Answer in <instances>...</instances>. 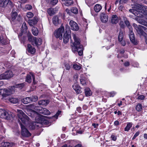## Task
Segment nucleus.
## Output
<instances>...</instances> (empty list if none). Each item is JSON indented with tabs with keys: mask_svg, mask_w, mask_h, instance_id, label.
I'll use <instances>...</instances> for the list:
<instances>
[{
	"mask_svg": "<svg viewBox=\"0 0 147 147\" xmlns=\"http://www.w3.org/2000/svg\"><path fill=\"white\" fill-rule=\"evenodd\" d=\"M53 24L55 26H57L60 23V21L58 16H55L52 18Z\"/></svg>",
	"mask_w": 147,
	"mask_h": 147,
	"instance_id": "obj_14",
	"label": "nucleus"
},
{
	"mask_svg": "<svg viewBox=\"0 0 147 147\" xmlns=\"http://www.w3.org/2000/svg\"><path fill=\"white\" fill-rule=\"evenodd\" d=\"M125 24L126 25V26L128 27V28H129H129L130 26L132 27L129 24V22L127 20H125L124 22Z\"/></svg>",
	"mask_w": 147,
	"mask_h": 147,
	"instance_id": "obj_50",
	"label": "nucleus"
},
{
	"mask_svg": "<svg viewBox=\"0 0 147 147\" xmlns=\"http://www.w3.org/2000/svg\"><path fill=\"white\" fill-rule=\"evenodd\" d=\"M69 25L71 29L73 30L77 31L79 29V27L78 24L74 21L71 20L69 22Z\"/></svg>",
	"mask_w": 147,
	"mask_h": 147,
	"instance_id": "obj_10",
	"label": "nucleus"
},
{
	"mask_svg": "<svg viewBox=\"0 0 147 147\" xmlns=\"http://www.w3.org/2000/svg\"><path fill=\"white\" fill-rule=\"evenodd\" d=\"M0 117L2 118L8 119L9 118V115L7 112L5 110L0 109Z\"/></svg>",
	"mask_w": 147,
	"mask_h": 147,
	"instance_id": "obj_11",
	"label": "nucleus"
},
{
	"mask_svg": "<svg viewBox=\"0 0 147 147\" xmlns=\"http://www.w3.org/2000/svg\"><path fill=\"white\" fill-rule=\"evenodd\" d=\"M4 76V73L0 75V80L5 79Z\"/></svg>",
	"mask_w": 147,
	"mask_h": 147,
	"instance_id": "obj_55",
	"label": "nucleus"
},
{
	"mask_svg": "<svg viewBox=\"0 0 147 147\" xmlns=\"http://www.w3.org/2000/svg\"><path fill=\"white\" fill-rule=\"evenodd\" d=\"M120 26L122 28H123L124 27L125 25H124L123 22H120Z\"/></svg>",
	"mask_w": 147,
	"mask_h": 147,
	"instance_id": "obj_58",
	"label": "nucleus"
},
{
	"mask_svg": "<svg viewBox=\"0 0 147 147\" xmlns=\"http://www.w3.org/2000/svg\"><path fill=\"white\" fill-rule=\"evenodd\" d=\"M136 9H129V11L134 14L135 16H136L137 17V18H140L142 17L143 16L142 11L139 8H138L137 10Z\"/></svg>",
	"mask_w": 147,
	"mask_h": 147,
	"instance_id": "obj_8",
	"label": "nucleus"
},
{
	"mask_svg": "<svg viewBox=\"0 0 147 147\" xmlns=\"http://www.w3.org/2000/svg\"><path fill=\"white\" fill-rule=\"evenodd\" d=\"M72 87L77 94L82 92L81 87L77 84H75L72 86Z\"/></svg>",
	"mask_w": 147,
	"mask_h": 147,
	"instance_id": "obj_16",
	"label": "nucleus"
},
{
	"mask_svg": "<svg viewBox=\"0 0 147 147\" xmlns=\"http://www.w3.org/2000/svg\"><path fill=\"white\" fill-rule=\"evenodd\" d=\"M80 81L82 85L84 86L87 84L88 82L86 78L83 77V75H81Z\"/></svg>",
	"mask_w": 147,
	"mask_h": 147,
	"instance_id": "obj_19",
	"label": "nucleus"
},
{
	"mask_svg": "<svg viewBox=\"0 0 147 147\" xmlns=\"http://www.w3.org/2000/svg\"><path fill=\"white\" fill-rule=\"evenodd\" d=\"M145 98V96L143 95H141L138 96V99L139 100H144Z\"/></svg>",
	"mask_w": 147,
	"mask_h": 147,
	"instance_id": "obj_52",
	"label": "nucleus"
},
{
	"mask_svg": "<svg viewBox=\"0 0 147 147\" xmlns=\"http://www.w3.org/2000/svg\"><path fill=\"white\" fill-rule=\"evenodd\" d=\"M17 115L19 119V121L20 125L22 123L25 125H27L29 123V118L25 115L21 110H18Z\"/></svg>",
	"mask_w": 147,
	"mask_h": 147,
	"instance_id": "obj_3",
	"label": "nucleus"
},
{
	"mask_svg": "<svg viewBox=\"0 0 147 147\" xmlns=\"http://www.w3.org/2000/svg\"><path fill=\"white\" fill-rule=\"evenodd\" d=\"M119 2L120 4H122L123 3L122 0H116L115 2V4H117Z\"/></svg>",
	"mask_w": 147,
	"mask_h": 147,
	"instance_id": "obj_56",
	"label": "nucleus"
},
{
	"mask_svg": "<svg viewBox=\"0 0 147 147\" xmlns=\"http://www.w3.org/2000/svg\"><path fill=\"white\" fill-rule=\"evenodd\" d=\"M114 125L116 126L118 125H119V122L117 121H115L114 122Z\"/></svg>",
	"mask_w": 147,
	"mask_h": 147,
	"instance_id": "obj_61",
	"label": "nucleus"
},
{
	"mask_svg": "<svg viewBox=\"0 0 147 147\" xmlns=\"http://www.w3.org/2000/svg\"><path fill=\"white\" fill-rule=\"evenodd\" d=\"M30 98L32 99V101H35L38 99V97L36 96H32Z\"/></svg>",
	"mask_w": 147,
	"mask_h": 147,
	"instance_id": "obj_49",
	"label": "nucleus"
},
{
	"mask_svg": "<svg viewBox=\"0 0 147 147\" xmlns=\"http://www.w3.org/2000/svg\"><path fill=\"white\" fill-rule=\"evenodd\" d=\"M41 113L47 115H49L51 113L49 111L45 108H43L42 110V112H41Z\"/></svg>",
	"mask_w": 147,
	"mask_h": 147,
	"instance_id": "obj_28",
	"label": "nucleus"
},
{
	"mask_svg": "<svg viewBox=\"0 0 147 147\" xmlns=\"http://www.w3.org/2000/svg\"><path fill=\"white\" fill-rule=\"evenodd\" d=\"M9 100L11 103L15 104L18 102V99L17 98H15L13 97H11L9 98Z\"/></svg>",
	"mask_w": 147,
	"mask_h": 147,
	"instance_id": "obj_30",
	"label": "nucleus"
},
{
	"mask_svg": "<svg viewBox=\"0 0 147 147\" xmlns=\"http://www.w3.org/2000/svg\"><path fill=\"white\" fill-rule=\"evenodd\" d=\"M123 38V34L122 32L120 31L118 36V39L119 42L121 41Z\"/></svg>",
	"mask_w": 147,
	"mask_h": 147,
	"instance_id": "obj_41",
	"label": "nucleus"
},
{
	"mask_svg": "<svg viewBox=\"0 0 147 147\" xmlns=\"http://www.w3.org/2000/svg\"><path fill=\"white\" fill-rule=\"evenodd\" d=\"M142 105L140 103H138L136 107V109L137 111H142Z\"/></svg>",
	"mask_w": 147,
	"mask_h": 147,
	"instance_id": "obj_36",
	"label": "nucleus"
},
{
	"mask_svg": "<svg viewBox=\"0 0 147 147\" xmlns=\"http://www.w3.org/2000/svg\"><path fill=\"white\" fill-rule=\"evenodd\" d=\"M29 0H21L20 3L21 4H24L28 2Z\"/></svg>",
	"mask_w": 147,
	"mask_h": 147,
	"instance_id": "obj_57",
	"label": "nucleus"
},
{
	"mask_svg": "<svg viewBox=\"0 0 147 147\" xmlns=\"http://www.w3.org/2000/svg\"><path fill=\"white\" fill-rule=\"evenodd\" d=\"M129 62L127 61L125 62L124 63V65L126 67H128L129 66Z\"/></svg>",
	"mask_w": 147,
	"mask_h": 147,
	"instance_id": "obj_59",
	"label": "nucleus"
},
{
	"mask_svg": "<svg viewBox=\"0 0 147 147\" xmlns=\"http://www.w3.org/2000/svg\"><path fill=\"white\" fill-rule=\"evenodd\" d=\"M38 21V18L37 17H34L32 20H29L28 21L29 25L32 26L36 24Z\"/></svg>",
	"mask_w": 147,
	"mask_h": 147,
	"instance_id": "obj_13",
	"label": "nucleus"
},
{
	"mask_svg": "<svg viewBox=\"0 0 147 147\" xmlns=\"http://www.w3.org/2000/svg\"><path fill=\"white\" fill-rule=\"evenodd\" d=\"M118 22V17L116 15H113L112 16L111 22L112 24H117Z\"/></svg>",
	"mask_w": 147,
	"mask_h": 147,
	"instance_id": "obj_23",
	"label": "nucleus"
},
{
	"mask_svg": "<svg viewBox=\"0 0 147 147\" xmlns=\"http://www.w3.org/2000/svg\"><path fill=\"white\" fill-rule=\"evenodd\" d=\"M34 37H33L30 34H28V40L30 42H32L34 41Z\"/></svg>",
	"mask_w": 147,
	"mask_h": 147,
	"instance_id": "obj_37",
	"label": "nucleus"
},
{
	"mask_svg": "<svg viewBox=\"0 0 147 147\" xmlns=\"http://www.w3.org/2000/svg\"><path fill=\"white\" fill-rule=\"evenodd\" d=\"M30 113H28V115L32 118H35V121L32 122L30 124L29 126L30 128L34 129L36 127H42V124L46 123L47 120L42 119L36 112L31 110L30 111Z\"/></svg>",
	"mask_w": 147,
	"mask_h": 147,
	"instance_id": "obj_1",
	"label": "nucleus"
},
{
	"mask_svg": "<svg viewBox=\"0 0 147 147\" xmlns=\"http://www.w3.org/2000/svg\"><path fill=\"white\" fill-rule=\"evenodd\" d=\"M88 24L86 22H84V26L85 27V29H87L88 28L87 26Z\"/></svg>",
	"mask_w": 147,
	"mask_h": 147,
	"instance_id": "obj_63",
	"label": "nucleus"
},
{
	"mask_svg": "<svg viewBox=\"0 0 147 147\" xmlns=\"http://www.w3.org/2000/svg\"><path fill=\"white\" fill-rule=\"evenodd\" d=\"M26 83H22L19 84H16L14 86V88H19L20 89H22L25 86Z\"/></svg>",
	"mask_w": 147,
	"mask_h": 147,
	"instance_id": "obj_32",
	"label": "nucleus"
},
{
	"mask_svg": "<svg viewBox=\"0 0 147 147\" xmlns=\"http://www.w3.org/2000/svg\"><path fill=\"white\" fill-rule=\"evenodd\" d=\"M135 20L140 24L147 26V22L144 20H142L141 18H136Z\"/></svg>",
	"mask_w": 147,
	"mask_h": 147,
	"instance_id": "obj_22",
	"label": "nucleus"
},
{
	"mask_svg": "<svg viewBox=\"0 0 147 147\" xmlns=\"http://www.w3.org/2000/svg\"><path fill=\"white\" fill-rule=\"evenodd\" d=\"M129 32V37L131 42L134 45H138V42L137 40H135V38L134 34L132 31V27L130 26Z\"/></svg>",
	"mask_w": 147,
	"mask_h": 147,
	"instance_id": "obj_5",
	"label": "nucleus"
},
{
	"mask_svg": "<svg viewBox=\"0 0 147 147\" xmlns=\"http://www.w3.org/2000/svg\"><path fill=\"white\" fill-rule=\"evenodd\" d=\"M115 94H116V93L115 92H112L110 93V97H113L114 96V95Z\"/></svg>",
	"mask_w": 147,
	"mask_h": 147,
	"instance_id": "obj_60",
	"label": "nucleus"
},
{
	"mask_svg": "<svg viewBox=\"0 0 147 147\" xmlns=\"http://www.w3.org/2000/svg\"><path fill=\"white\" fill-rule=\"evenodd\" d=\"M84 96L82 94H80L79 95L78 97V98L79 100L81 101L82 100L84 99Z\"/></svg>",
	"mask_w": 147,
	"mask_h": 147,
	"instance_id": "obj_53",
	"label": "nucleus"
},
{
	"mask_svg": "<svg viewBox=\"0 0 147 147\" xmlns=\"http://www.w3.org/2000/svg\"><path fill=\"white\" fill-rule=\"evenodd\" d=\"M71 11L73 13L76 14L78 12V10L76 7H72L71 9Z\"/></svg>",
	"mask_w": 147,
	"mask_h": 147,
	"instance_id": "obj_43",
	"label": "nucleus"
},
{
	"mask_svg": "<svg viewBox=\"0 0 147 147\" xmlns=\"http://www.w3.org/2000/svg\"><path fill=\"white\" fill-rule=\"evenodd\" d=\"M27 50L29 53L34 54L35 52V49L30 44L27 45Z\"/></svg>",
	"mask_w": 147,
	"mask_h": 147,
	"instance_id": "obj_18",
	"label": "nucleus"
},
{
	"mask_svg": "<svg viewBox=\"0 0 147 147\" xmlns=\"http://www.w3.org/2000/svg\"><path fill=\"white\" fill-rule=\"evenodd\" d=\"M12 3L9 0H5L3 1H0V7H1L5 8L7 6L9 9L13 7Z\"/></svg>",
	"mask_w": 147,
	"mask_h": 147,
	"instance_id": "obj_6",
	"label": "nucleus"
},
{
	"mask_svg": "<svg viewBox=\"0 0 147 147\" xmlns=\"http://www.w3.org/2000/svg\"><path fill=\"white\" fill-rule=\"evenodd\" d=\"M119 52L123 54L125 52V50L123 49H121L119 50Z\"/></svg>",
	"mask_w": 147,
	"mask_h": 147,
	"instance_id": "obj_64",
	"label": "nucleus"
},
{
	"mask_svg": "<svg viewBox=\"0 0 147 147\" xmlns=\"http://www.w3.org/2000/svg\"><path fill=\"white\" fill-rule=\"evenodd\" d=\"M132 123L131 122L128 123L127 124L126 127L124 128V130L125 131H128L132 127Z\"/></svg>",
	"mask_w": 147,
	"mask_h": 147,
	"instance_id": "obj_31",
	"label": "nucleus"
},
{
	"mask_svg": "<svg viewBox=\"0 0 147 147\" xmlns=\"http://www.w3.org/2000/svg\"><path fill=\"white\" fill-rule=\"evenodd\" d=\"M18 15L17 13L16 12H14L12 13L11 16V20L12 21H13L16 19V17Z\"/></svg>",
	"mask_w": 147,
	"mask_h": 147,
	"instance_id": "obj_34",
	"label": "nucleus"
},
{
	"mask_svg": "<svg viewBox=\"0 0 147 147\" xmlns=\"http://www.w3.org/2000/svg\"><path fill=\"white\" fill-rule=\"evenodd\" d=\"M102 8L101 6L98 4H96L94 7V9L96 12H99Z\"/></svg>",
	"mask_w": 147,
	"mask_h": 147,
	"instance_id": "obj_24",
	"label": "nucleus"
},
{
	"mask_svg": "<svg viewBox=\"0 0 147 147\" xmlns=\"http://www.w3.org/2000/svg\"><path fill=\"white\" fill-rule=\"evenodd\" d=\"M65 33L71 34V30L69 26L67 25L65 26Z\"/></svg>",
	"mask_w": 147,
	"mask_h": 147,
	"instance_id": "obj_42",
	"label": "nucleus"
},
{
	"mask_svg": "<svg viewBox=\"0 0 147 147\" xmlns=\"http://www.w3.org/2000/svg\"><path fill=\"white\" fill-rule=\"evenodd\" d=\"M64 32V27H61L55 31L54 35L57 38H59L60 39H61L63 34Z\"/></svg>",
	"mask_w": 147,
	"mask_h": 147,
	"instance_id": "obj_4",
	"label": "nucleus"
},
{
	"mask_svg": "<svg viewBox=\"0 0 147 147\" xmlns=\"http://www.w3.org/2000/svg\"><path fill=\"white\" fill-rule=\"evenodd\" d=\"M58 2V0H51V3L53 5H55Z\"/></svg>",
	"mask_w": 147,
	"mask_h": 147,
	"instance_id": "obj_48",
	"label": "nucleus"
},
{
	"mask_svg": "<svg viewBox=\"0 0 147 147\" xmlns=\"http://www.w3.org/2000/svg\"><path fill=\"white\" fill-rule=\"evenodd\" d=\"M49 101L48 100H40L38 101V104L39 105L43 106H47L49 103Z\"/></svg>",
	"mask_w": 147,
	"mask_h": 147,
	"instance_id": "obj_20",
	"label": "nucleus"
},
{
	"mask_svg": "<svg viewBox=\"0 0 147 147\" xmlns=\"http://www.w3.org/2000/svg\"><path fill=\"white\" fill-rule=\"evenodd\" d=\"M20 126L22 129L21 134L22 135L25 137H28L30 136L31 134L25 127V126L20 123Z\"/></svg>",
	"mask_w": 147,
	"mask_h": 147,
	"instance_id": "obj_9",
	"label": "nucleus"
},
{
	"mask_svg": "<svg viewBox=\"0 0 147 147\" xmlns=\"http://www.w3.org/2000/svg\"><path fill=\"white\" fill-rule=\"evenodd\" d=\"M32 32L33 34L35 36H37L38 34V29L34 27L32 28Z\"/></svg>",
	"mask_w": 147,
	"mask_h": 147,
	"instance_id": "obj_27",
	"label": "nucleus"
},
{
	"mask_svg": "<svg viewBox=\"0 0 147 147\" xmlns=\"http://www.w3.org/2000/svg\"><path fill=\"white\" fill-rule=\"evenodd\" d=\"M101 21L103 23H106L108 20V15L104 13H102L100 16Z\"/></svg>",
	"mask_w": 147,
	"mask_h": 147,
	"instance_id": "obj_12",
	"label": "nucleus"
},
{
	"mask_svg": "<svg viewBox=\"0 0 147 147\" xmlns=\"http://www.w3.org/2000/svg\"><path fill=\"white\" fill-rule=\"evenodd\" d=\"M32 99L30 97H27L23 99L22 101L24 104H27L32 101Z\"/></svg>",
	"mask_w": 147,
	"mask_h": 147,
	"instance_id": "obj_25",
	"label": "nucleus"
},
{
	"mask_svg": "<svg viewBox=\"0 0 147 147\" xmlns=\"http://www.w3.org/2000/svg\"><path fill=\"white\" fill-rule=\"evenodd\" d=\"M47 12L50 16H52L54 14V9L52 8H49L48 9Z\"/></svg>",
	"mask_w": 147,
	"mask_h": 147,
	"instance_id": "obj_39",
	"label": "nucleus"
},
{
	"mask_svg": "<svg viewBox=\"0 0 147 147\" xmlns=\"http://www.w3.org/2000/svg\"><path fill=\"white\" fill-rule=\"evenodd\" d=\"M27 28L26 23L25 22H24L21 28V30L22 32L24 33L26 32H27Z\"/></svg>",
	"mask_w": 147,
	"mask_h": 147,
	"instance_id": "obj_26",
	"label": "nucleus"
},
{
	"mask_svg": "<svg viewBox=\"0 0 147 147\" xmlns=\"http://www.w3.org/2000/svg\"><path fill=\"white\" fill-rule=\"evenodd\" d=\"M31 76L30 74H27L26 79V81L29 83H31L32 81Z\"/></svg>",
	"mask_w": 147,
	"mask_h": 147,
	"instance_id": "obj_33",
	"label": "nucleus"
},
{
	"mask_svg": "<svg viewBox=\"0 0 147 147\" xmlns=\"http://www.w3.org/2000/svg\"><path fill=\"white\" fill-rule=\"evenodd\" d=\"M112 140L114 141H115L117 140L116 136L113 134H112L111 137Z\"/></svg>",
	"mask_w": 147,
	"mask_h": 147,
	"instance_id": "obj_51",
	"label": "nucleus"
},
{
	"mask_svg": "<svg viewBox=\"0 0 147 147\" xmlns=\"http://www.w3.org/2000/svg\"><path fill=\"white\" fill-rule=\"evenodd\" d=\"M4 76L5 79H7L13 77V74L12 71H7L4 73Z\"/></svg>",
	"mask_w": 147,
	"mask_h": 147,
	"instance_id": "obj_15",
	"label": "nucleus"
},
{
	"mask_svg": "<svg viewBox=\"0 0 147 147\" xmlns=\"http://www.w3.org/2000/svg\"><path fill=\"white\" fill-rule=\"evenodd\" d=\"M16 17H17L16 19V20L17 21H20L21 20L22 18V17L20 15H17Z\"/></svg>",
	"mask_w": 147,
	"mask_h": 147,
	"instance_id": "obj_54",
	"label": "nucleus"
},
{
	"mask_svg": "<svg viewBox=\"0 0 147 147\" xmlns=\"http://www.w3.org/2000/svg\"><path fill=\"white\" fill-rule=\"evenodd\" d=\"M73 1L72 0H67L65 3V5L66 6L71 5L73 4Z\"/></svg>",
	"mask_w": 147,
	"mask_h": 147,
	"instance_id": "obj_38",
	"label": "nucleus"
},
{
	"mask_svg": "<svg viewBox=\"0 0 147 147\" xmlns=\"http://www.w3.org/2000/svg\"><path fill=\"white\" fill-rule=\"evenodd\" d=\"M29 74H30L31 75L32 77V79H33V84H36V83L35 81V76L34 75L33 73L32 72H29Z\"/></svg>",
	"mask_w": 147,
	"mask_h": 147,
	"instance_id": "obj_44",
	"label": "nucleus"
},
{
	"mask_svg": "<svg viewBox=\"0 0 147 147\" xmlns=\"http://www.w3.org/2000/svg\"><path fill=\"white\" fill-rule=\"evenodd\" d=\"M121 42V44L122 46H125L126 45V42L125 40H122Z\"/></svg>",
	"mask_w": 147,
	"mask_h": 147,
	"instance_id": "obj_62",
	"label": "nucleus"
},
{
	"mask_svg": "<svg viewBox=\"0 0 147 147\" xmlns=\"http://www.w3.org/2000/svg\"><path fill=\"white\" fill-rule=\"evenodd\" d=\"M84 90L86 96H88L92 95L91 91L89 88H86Z\"/></svg>",
	"mask_w": 147,
	"mask_h": 147,
	"instance_id": "obj_29",
	"label": "nucleus"
},
{
	"mask_svg": "<svg viewBox=\"0 0 147 147\" xmlns=\"http://www.w3.org/2000/svg\"><path fill=\"white\" fill-rule=\"evenodd\" d=\"M14 86H12L9 87V88L7 89H3L1 90L3 91V96L4 97H6V96H8L13 93L14 91Z\"/></svg>",
	"mask_w": 147,
	"mask_h": 147,
	"instance_id": "obj_7",
	"label": "nucleus"
},
{
	"mask_svg": "<svg viewBox=\"0 0 147 147\" xmlns=\"http://www.w3.org/2000/svg\"><path fill=\"white\" fill-rule=\"evenodd\" d=\"M25 8L28 10H30L32 9V6L30 5H26L25 6Z\"/></svg>",
	"mask_w": 147,
	"mask_h": 147,
	"instance_id": "obj_47",
	"label": "nucleus"
},
{
	"mask_svg": "<svg viewBox=\"0 0 147 147\" xmlns=\"http://www.w3.org/2000/svg\"><path fill=\"white\" fill-rule=\"evenodd\" d=\"M71 34L65 33L63 35V41L64 43H67L69 41V38H71Z\"/></svg>",
	"mask_w": 147,
	"mask_h": 147,
	"instance_id": "obj_17",
	"label": "nucleus"
},
{
	"mask_svg": "<svg viewBox=\"0 0 147 147\" xmlns=\"http://www.w3.org/2000/svg\"><path fill=\"white\" fill-rule=\"evenodd\" d=\"M73 67L74 69L77 70H79L81 68L80 65L76 63L73 64Z\"/></svg>",
	"mask_w": 147,
	"mask_h": 147,
	"instance_id": "obj_40",
	"label": "nucleus"
},
{
	"mask_svg": "<svg viewBox=\"0 0 147 147\" xmlns=\"http://www.w3.org/2000/svg\"><path fill=\"white\" fill-rule=\"evenodd\" d=\"M72 36L74 40V42H73L71 39L72 51L75 53L77 52L79 56H82L83 54V49L82 45L80 44V40L75 34H73Z\"/></svg>",
	"mask_w": 147,
	"mask_h": 147,
	"instance_id": "obj_2",
	"label": "nucleus"
},
{
	"mask_svg": "<svg viewBox=\"0 0 147 147\" xmlns=\"http://www.w3.org/2000/svg\"><path fill=\"white\" fill-rule=\"evenodd\" d=\"M36 46L40 45L42 43V40L41 38H34V41Z\"/></svg>",
	"mask_w": 147,
	"mask_h": 147,
	"instance_id": "obj_21",
	"label": "nucleus"
},
{
	"mask_svg": "<svg viewBox=\"0 0 147 147\" xmlns=\"http://www.w3.org/2000/svg\"><path fill=\"white\" fill-rule=\"evenodd\" d=\"M41 107H36L35 109L40 113H41V112H42V110L43 109Z\"/></svg>",
	"mask_w": 147,
	"mask_h": 147,
	"instance_id": "obj_46",
	"label": "nucleus"
},
{
	"mask_svg": "<svg viewBox=\"0 0 147 147\" xmlns=\"http://www.w3.org/2000/svg\"><path fill=\"white\" fill-rule=\"evenodd\" d=\"M2 144L5 147H11L14 145V144L12 143H10L8 142H5Z\"/></svg>",
	"mask_w": 147,
	"mask_h": 147,
	"instance_id": "obj_35",
	"label": "nucleus"
},
{
	"mask_svg": "<svg viewBox=\"0 0 147 147\" xmlns=\"http://www.w3.org/2000/svg\"><path fill=\"white\" fill-rule=\"evenodd\" d=\"M34 16V14L33 13L31 12H28L27 13V16L28 18H32Z\"/></svg>",
	"mask_w": 147,
	"mask_h": 147,
	"instance_id": "obj_45",
	"label": "nucleus"
}]
</instances>
